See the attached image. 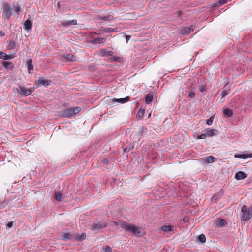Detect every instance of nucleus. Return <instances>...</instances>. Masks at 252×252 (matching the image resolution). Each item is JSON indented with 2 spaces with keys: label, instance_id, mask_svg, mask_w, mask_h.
<instances>
[{
  "label": "nucleus",
  "instance_id": "f257e3e1",
  "mask_svg": "<svg viewBox=\"0 0 252 252\" xmlns=\"http://www.w3.org/2000/svg\"><path fill=\"white\" fill-rule=\"evenodd\" d=\"M121 226L124 229L136 235L141 236L142 234V232L140 231V227L133 224H129L126 222L123 221L121 223Z\"/></svg>",
  "mask_w": 252,
  "mask_h": 252
},
{
  "label": "nucleus",
  "instance_id": "3c124183",
  "mask_svg": "<svg viewBox=\"0 0 252 252\" xmlns=\"http://www.w3.org/2000/svg\"><path fill=\"white\" fill-rule=\"evenodd\" d=\"M104 162H108V160H104Z\"/></svg>",
  "mask_w": 252,
  "mask_h": 252
},
{
  "label": "nucleus",
  "instance_id": "ddd939ff",
  "mask_svg": "<svg viewBox=\"0 0 252 252\" xmlns=\"http://www.w3.org/2000/svg\"><path fill=\"white\" fill-rule=\"evenodd\" d=\"M99 31L101 32L106 33L113 32L117 31L116 28H105L104 27H101L100 28Z\"/></svg>",
  "mask_w": 252,
  "mask_h": 252
},
{
  "label": "nucleus",
  "instance_id": "1a4fd4ad",
  "mask_svg": "<svg viewBox=\"0 0 252 252\" xmlns=\"http://www.w3.org/2000/svg\"><path fill=\"white\" fill-rule=\"evenodd\" d=\"M174 226L171 225H164L160 228V231L162 234L169 233L174 230Z\"/></svg>",
  "mask_w": 252,
  "mask_h": 252
},
{
  "label": "nucleus",
  "instance_id": "f8f14e48",
  "mask_svg": "<svg viewBox=\"0 0 252 252\" xmlns=\"http://www.w3.org/2000/svg\"><path fill=\"white\" fill-rule=\"evenodd\" d=\"M106 41L105 38H99V37H94L92 40L90 41L91 43L94 44H103Z\"/></svg>",
  "mask_w": 252,
  "mask_h": 252
},
{
  "label": "nucleus",
  "instance_id": "09e8293b",
  "mask_svg": "<svg viewBox=\"0 0 252 252\" xmlns=\"http://www.w3.org/2000/svg\"><path fill=\"white\" fill-rule=\"evenodd\" d=\"M114 223H115V225H117V222H116V221H114Z\"/></svg>",
  "mask_w": 252,
  "mask_h": 252
},
{
  "label": "nucleus",
  "instance_id": "f03ea898",
  "mask_svg": "<svg viewBox=\"0 0 252 252\" xmlns=\"http://www.w3.org/2000/svg\"><path fill=\"white\" fill-rule=\"evenodd\" d=\"M81 110V108L79 106L66 108L61 112V115L64 117L71 118L79 113Z\"/></svg>",
  "mask_w": 252,
  "mask_h": 252
},
{
  "label": "nucleus",
  "instance_id": "7ed1b4c3",
  "mask_svg": "<svg viewBox=\"0 0 252 252\" xmlns=\"http://www.w3.org/2000/svg\"><path fill=\"white\" fill-rule=\"evenodd\" d=\"M242 215V220H247L250 219L252 216V209H250L245 205L243 206L241 210Z\"/></svg>",
  "mask_w": 252,
  "mask_h": 252
},
{
  "label": "nucleus",
  "instance_id": "a19ab883",
  "mask_svg": "<svg viewBox=\"0 0 252 252\" xmlns=\"http://www.w3.org/2000/svg\"><path fill=\"white\" fill-rule=\"evenodd\" d=\"M13 221H11V222H9L7 224V226L9 228H11L13 226Z\"/></svg>",
  "mask_w": 252,
  "mask_h": 252
},
{
  "label": "nucleus",
  "instance_id": "dca6fc26",
  "mask_svg": "<svg viewBox=\"0 0 252 252\" xmlns=\"http://www.w3.org/2000/svg\"><path fill=\"white\" fill-rule=\"evenodd\" d=\"M129 97L126 96V97L124 98H119V99L113 98L112 100V102L113 103L119 102L120 103H124L125 102H127L129 100Z\"/></svg>",
  "mask_w": 252,
  "mask_h": 252
},
{
  "label": "nucleus",
  "instance_id": "b1692460",
  "mask_svg": "<svg viewBox=\"0 0 252 252\" xmlns=\"http://www.w3.org/2000/svg\"><path fill=\"white\" fill-rule=\"evenodd\" d=\"M55 198L58 201L61 202L63 200V195L59 192H55Z\"/></svg>",
  "mask_w": 252,
  "mask_h": 252
},
{
  "label": "nucleus",
  "instance_id": "a18cd8bd",
  "mask_svg": "<svg viewBox=\"0 0 252 252\" xmlns=\"http://www.w3.org/2000/svg\"><path fill=\"white\" fill-rule=\"evenodd\" d=\"M20 11H21V7H16V11L17 13H19Z\"/></svg>",
  "mask_w": 252,
  "mask_h": 252
},
{
  "label": "nucleus",
  "instance_id": "4be33fe9",
  "mask_svg": "<svg viewBox=\"0 0 252 252\" xmlns=\"http://www.w3.org/2000/svg\"><path fill=\"white\" fill-rule=\"evenodd\" d=\"M224 115L227 117H230L233 115V111L229 108L225 109L223 111Z\"/></svg>",
  "mask_w": 252,
  "mask_h": 252
},
{
  "label": "nucleus",
  "instance_id": "423d86ee",
  "mask_svg": "<svg viewBox=\"0 0 252 252\" xmlns=\"http://www.w3.org/2000/svg\"><path fill=\"white\" fill-rule=\"evenodd\" d=\"M107 223L105 222H99L97 223L94 224L91 226V229L94 231H98L101 229L104 228L107 226Z\"/></svg>",
  "mask_w": 252,
  "mask_h": 252
},
{
  "label": "nucleus",
  "instance_id": "6ab92c4d",
  "mask_svg": "<svg viewBox=\"0 0 252 252\" xmlns=\"http://www.w3.org/2000/svg\"><path fill=\"white\" fill-rule=\"evenodd\" d=\"M207 136H213L217 135L218 133V131L214 129H208L206 131Z\"/></svg>",
  "mask_w": 252,
  "mask_h": 252
},
{
  "label": "nucleus",
  "instance_id": "7c9ffc66",
  "mask_svg": "<svg viewBox=\"0 0 252 252\" xmlns=\"http://www.w3.org/2000/svg\"><path fill=\"white\" fill-rule=\"evenodd\" d=\"M3 59L4 60H10L14 58V55L12 54L7 55L6 53L3 52Z\"/></svg>",
  "mask_w": 252,
  "mask_h": 252
},
{
  "label": "nucleus",
  "instance_id": "393cba45",
  "mask_svg": "<svg viewBox=\"0 0 252 252\" xmlns=\"http://www.w3.org/2000/svg\"><path fill=\"white\" fill-rule=\"evenodd\" d=\"M100 52L102 56H109L112 55L111 51H108L105 49H101Z\"/></svg>",
  "mask_w": 252,
  "mask_h": 252
},
{
  "label": "nucleus",
  "instance_id": "6e6552de",
  "mask_svg": "<svg viewBox=\"0 0 252 252\" xmlns=\"http://www.w3.org/2000/svg\"><path fill=\"white\" fill-rule=\"evenodd\" d=\"M51 82V81L50 80L44 79L43 78H41L40 79L36 80L35 83L36 85V87L41 85H43L46 87L49 86Z\"/></svg>",
  "mask_w": 252,
  "mask_h": 252
},
{
  "label": "nucleus",
  "instance_id": "72a5a7b5",
  "mask_svg": "<svg viewBox=\"0 0 252 252\" xmlns=\"http://www.w3.org/2000/svg\"><path fill=\"white\" fill-rule=\"evenodd\" d=\"M228 0H220L217 3H216L214 6H217L219 5H221L225 4Z\"/></svg>",
  "mask_w": 252,
  "mask_h": 252
},
{
  "label": "nucleus",
  "instance_id": "8fccbe9b",
  "mask_svg": "<svg viewBox=\"0 0 252 252\" xmlns=\"http://www.w3.org/2000/svg\"><path fill=\"white\" fill-rule=\"evenodd\" d=\"M104 162H108V160H104Z\"/></svg>",
  "mask_w": 252,
  "mask_h": 252
},
{
  "label": "nucleus",
  "instance_id": "aec40b11",
  "mask_svg": "<svg viewBox=\"0 0 252 252\" xmlns=\"http://www.w3.org/2000/svg\"><path fill=\"white\" fill-rule=\"evenodd\" d=\"M153 98V94L152 93H149L147 95L146 98H145V102L147 104L150 103Z\"/></svg>",
  "mask_w": 252,
  "mask_h": 252
},
{
  "label": "nucleus",
  "instance_id": "9d476101",
  "mask_svg": "<svg viewBox=\"0 0 252 252\" xmlns=\"http://www.w3.org/2000/svg\"><path fill=\"white\" fill-rule=\"evenodd\" d=\"M215 224L219 227H223L227 224V222L225 219L218 218L215 221Z\"/></svg>",
  "mask_w": 252,
  "mask_h": 252
},
{
  "label": "nucleus",
  "instance_id": "bb28decb",
  "mask_svg": "<svg viewBox=\"0 0 252 252\" xmlns=\"http://www.w3.org/2000/svg\"><path fill=\"white\" fill-rule=\"evenodd\" d=\"M32 59H30L27 61V65L28 72L29 73H31V70H32L33 69V66L32 64Z\"/></svg>",
  "mask_w": 252,
  "mask_h": 252
},
{
  "label": "nucleus",
  "instance_id": "0eeeda50",
  "mask_svg": "<svg viewBox=\"0 0 252 252\" xmlns=\"http://www.w3.org/2000/svg\"><path fill=\"white\" fill-rule=\"evenodd\" d=\"M60 23L61 25L64 28H68L72 26L77 25V21L76 19H73L69 21L63 20L61 21Z\"/></svg>",
  "mask_w": 252,
  "mask_h": 252
},
{
  "label": "nucleus",
  "instance_id": "5701e85b",
  "mask_svg": "<svg viewBox=\"0 0 252 252\" xmlns=\"http://www.w3.org/2000/svg\"><path fill=\"white\" fill-rule=\"evenodd\" d=\"M86 235L85 233H83L81 235L77 234L75 236V239L77 240L82 241L86 239Z\"/></svg>",
  "mask_w": 252,
  "mask_h": 252
},
{
  "label": "nucleus",
  "instance_id": "4468645a",
  "mask_svg": "<svg viewBox=\"0 0 252 252\" xmlns=\"http://www.w3.org/2000/svg\"><path fill=\"white\" fill-rule=\"evenodd\" d=\"M24 29L27 31L32 30V22L30 20H26L24 24Z\"/></svg>",
  "mask_w": 252,
  "mask_h": 252
},
{
  "label": "nucleus",
  "instance_id": "c9c22d12",
  "mask_svg": "<svg viewBox=\"0 0 252 252\" xmlns=\"http://www.w3.org/2000/svg\"><path fill=\"white\" fill-rule=\"evenodd\" d=\"M214 117L213 116L211 117L209 119L207 120L206 124L208 125H211L214 120Z\"/></svg>",
  "mask_w": 252,
  "mask_h": 252
},
{
  "label": "nucleus",
  "instance_id": "ea45409f",
  "mask_svg": "<svg viewBox=\"0 0 252 252\" xmlns=\"http://www.w3.org/2000/svg\"><path fill=\"white\" fill-rule=\"evenodd\" d=\"M112 252V249L109 246H107L105 249V252Z\"/></svg>",
  "mask_w": 252,
  "mask_h": 252
},
{
  "label": "nucleus",
  "instance_id": "4c0bfd02",
  "mask_svg": "<svg viewBox=\"0 0 252 252\" xmlns=\"http://www.w3.org/2000/svg\"><path fill=\"white\" fill-rule=\"evenodd\" d=\"M207 136V132H206L205 133H202L201 135H200L199 136H198V138L203 139L206 138Z\"/></svg>",
  "mask_w": 252,
  "mask_h": 252
},
{
  "label": "nucleus",
  "instance_id": "cd10ccee",
  "mask_svg": "<svg viewBox=\"0 0 252 252\" xmlns=\"http://www.w3.org/2000/svg\"><path fill=\"white\" fill-rule=\"evenodd\" d=\"M230 90V86L228 87L225 90H223L221 93V96L222 97H224L229 93Z\"/></svg>",
  "mask_w": 252,
  "mask_h": 252
},
{
  "label": "nucleus",
  "instance_id": "f704fd0d",
  "mask_svg": "<svg viewBox=\"0 0 252 252\" xmlns=\"http://www.w3.org/2000/svg\"><path fill=\"white\" fill-rule=\"evenodd\" d=\"M11 65H12V63L10 62H3V65L7 69H9L11 67Z\"/></svg>",
  "mask_w": 252,
  "mask_h": 252
},
{
  "label": "nucleus",
  "instance_id": "39448f33",
  "mask_svg": "<svg viewBox=\"0 0 252 252\" xmlns=\"http://www.w3.org/2000/svg\"><path fill=\"white\" fill-rule=\"evenodd\" d=\"M12 9L8 3L3 4L2 16L4 19H9L12 14Z\"/></svg>",
  "mask_w": 252,
  "mask_h": 252
},
{
  "label": "nucleus",
  "instance_id": "20e7f679",
  "mask_svg": "<svg viewBox=\"0 0 252 252\" xmlns=\"http://www.w3.org/2000/svg\"><path fill=\"white\" fill-rule=\"evenodd\" d=\"M33 88L28 89L24 86H20L17 89L18 93L24 96H27L31 94L33 92Z\"/></svg>",
  "mask_w": 252,
  "mask_h": 252
},
{
  "label": "nucleus",
  "instance_id": "37998d69",
  "mask_svg": "<svg viewBox=\"0 0 252 252\" xmlns=\"http://www.w3.org/2000/svg\"><path fill=\"white\" fill-rule=\"evenodd\" d=\"M5 35V33L4 32H3V31H1V32H0V36L1 37H3V36H4Z\"/></svg>",
  "mask_w": 252,
  "mask_h": 252
},
{
  "label": "nucleus",
  "instance_id": "c85d7f7f",
  "mask_svg": "<svg viewBox=\"0 0 252 252\" xmlns=\"http://www.w3.org/2000/svg\"><path fill=\"white\" fill-rule=\"evenodd\" d=\"M15 48H16L15 41L13 40H11L9 41V47H8L9 49L12 50V49H15Z\"/></svg>",
  "mask_w": 252,
  "mask_h": 252
},
{
  "label": "nucleus",
  "instance_id": "49530a36",
  "mask_svg": "<svg viewBox=\"0 0 252 252\" xmlns=\"http://www.w3.org/2000/svg\"><path fill=\"white\" fill-rule=\"evenodd\" d=\"M3 52H0V59H3Z\"/></svg>",
  "mask_w": 252,
  "mask_h": 252
},
{
  "label": "nucleus",
  "instance_id": "473e14b6",
  "mask_svg": "<svg viewBox=\"0 0 252 252\" xmlns=\"http://www.w3.org/2000/svg\"><path fill=\"white\" fill-rule=\"evenodd\" d=\"M198 240L201 243H204L206 241V237L204 234H201L198 237Z\"/></svg>",
  "mask_w": 252,
  "mask_h": 252
},
{
  "label": "nucleus",
  "instance_id": "79ce46f5",
  "mask_svg": "<svg viewBox=\"0 0 252 252\" xmlns=\"http://www.w3.org/2000/svg\"><path fill=\"white\" fill-rule=\"evenodd\" d=\"M205 90V87L204 86H202L201 88L200 89V91L201 92H203Z\"/></svg>",
  "mask_w": 252,
  "mask_h": 252
},
{
  "label": "nucleus",
  "instance_id": "a878e982",
  "mask_svg": "<svg viewBox=\"0 0 252 252\" xmlns=\"http://www.w3.org/2000/svg\"><path fill=\"white\" fill-rule=\"evenodd\" d=\"M252 157V155H246V154H240V155H235V157L241 159H246L249 158H251Z\"/></svg>",
  "mask_w": 252,
  "mask_h": 252
},
{
  "label": "nucleus",
  "instance_id": "a211bd4d",
  "mask_svg": "<svg viewBox=\"0 0 252 252\" xmlns=\"http://www.w3.org/2000/svg\"><path fill=\"white\" fill-rule=\"evenodd\" d=\"M61 237L63 240L68 241L72 238L73 235L70 233H66L62 234Z\"/></svg>",
  "mask_w": 252,
  "mask_h": 252
},
{
  "label": "nucleus",
  "instance_id": "c03bdc74",
  "mask_svg": "<svg viewBox=\"0 0 252 252\" xmlns=\"http://www.w3.org/2000/svg\"><path fill=\"white\" fill-rule=\"evenodd\" d=\"M130 38H131V36L130 35H126V43L128 42V41L130 39Z\"/></svg>",
  "mask_w": 252,
  "mask_h": 252
},
{
  "label": "nucleus",
  "instance_id": "e433bc0d",
  "mask_svg": "<svg viewBox=\"0 0 252 252\" xmlns=\"http://www.w3.org/2000/svg\"><path fill=\"white\" fill-rule=\"evenodd\" d=\"M147 130V128L144 127H141L139 130V134L142 135Z\"/></svg>",
  "mask_w": 252,
  "mask_h": 252
},
{
  "label": "nucleus",
  "instance_id": "de8ad7c7",
  "mask_svg": "<svg viewBox=\"0 0 252 252\" xmlns=\"http://www.w3.org/2000/svg\"><path fill=\"white\" fill-rule=\"evenodd\" d=\"M94 33L96 35H99L101 34V32H94Z\"/></svg>",
  "mask_w": 252,
  "mask_h": 252
},
{
  "label": "nucleus",
  "instance_id": "2eb2a0df",
  "mask_svg": "<svg viewBox=\"0 0 252 252\" xmlns=\"http://www.w3.org/2000/svg\"><path fill=\"white\" fill-rule=\"evenodd\" d=\"M246 177L247 175L244 172L242 171H239L235 175V179L238 180L244 179Z\"/></svg>",
  "mask_w": 252,
  "mask_h": 252
},
{
  "label": "nucleus",
  "instance_id": "c756f323",
  "mask_svg": "<svg viewBox=\"0 0 252 252\" xmlns=\"http://www.w3.org/2000/svg\"><path fill=\"white\" fill-rule=\"evenodd\" d=\"M66 58L69 61H74L76 60V57L72 54L67 55Z\"/></svg>",
  "mask_w": 252,
  "mask_h": 252
},
{
  "label": "nucleus",
  "instance_id": "412c9836",
  "mask_svg": "<svg viewBox=\"0 0 252 252\" xmlns=\"http://www.w3.org/2000/svg\"><path fill=\"white\" fill-rule=\"evenodd\" d=\"M98 20H103L104 21H112L113 20V17L111 15H108L106 16H99L98 18Z\"/></svg>",
  "mask_w": 252,
  "mask_h": 252
},
{
  "label": "nucleus",
  "instance_id": "9b49d317",
  "mask_svg": "<svg viewBox=\"0 0 252 252\" xmlns=\"http://www.w3.org/2000/svg\"><path fill=\"white\" fill-rule=\"evenodd\" d=\"M202 161L206 163H213L216 161V158L213 156H208L201 158Z\"/></svg>",
  "mask_w": 252,
  "mask_h": 252
},
{
  "label": "nucleus",
  "instance_id": "603ef678",
  "mask_svg": "<svg viewBox=\"0 0 252 252\" xmlns=\"http://www.w3.org/2000/svg\"><path fill=\"white\" fill-rule=\"evenodd\" d=\"M104 162H108V160H104Z\"/></svg>",
  "mask_w": 252,
  "mask_h": 252
},
{
  "label": "nucleus",
  "instance_id": "2f4dec72",
  "mask_svg": "<svg viewBox=\"0 0 252 252\" xmlns=\"http://www.w3.org/2000/svg\"><path fill=\"white\" fill-rule=\"evenodd\" d=\"M144 114V110L140 108L137 114V117H138L139 119L142 118L143 115Z\"/></svg>",
  "mask_w": 252,
  "mask_h": 252
},
{
  "label": "nucleus",
  "instance_id": "f3484780",
  "mask_svg": "<svg viewBox=\"0 0 252 252\" xmlns=\"http://www.w3.org/2000/svg\"><path fill=\"white\" fill-rule=\"evenodd\" d=\"M194 29V26L191 25L189 27H186L182 30V32L184 34H188L192 32Z\"/></svg>",
  "mask_w": 252,
  "mask_h": 252
},
{
  "label": "nucleus",
  "instance_id": "58836bf2",
  "mask_svg": "<svg viewBox=\"0 0 252 252\" xmlns=\"http://www.w3.org/2000/svg\"><path fill=\"white\" fill-rule=\"evenodd\" d=\"M188 95H189V97L191 98H193L195 96V93H194V92H193L192 91H190L189 92Z\"/></svg>",
  "mask_w": 252,
  "mask_h": 252
}]
</instances>
